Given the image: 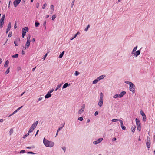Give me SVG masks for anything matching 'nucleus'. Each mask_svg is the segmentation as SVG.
I'll list each match as a JSON object with an SVG mask.
<instances>
[{
  "label": "nucleus",
  "mask_w": 155,
  "mask_h": 155,
  "mask_svg": "<svg viewBox=\"0 0 155 155\" xmlns=\"http://www.w3.org/2000/svg\"><path fill=\"white\" fill-rule=\"evenodd\" d=\"M43 143L47 147H52L54 145V142L49 141L46 140L45 138L43 139Z\"/></svg>",
  "instance_id": "obj_1"
},
{
  "label": "nucleus",
  "mask_w": 155,
  "mask_h": 155,
  "mask_svg": "<svg viewBox=\"0 0 155 155\" xmlns=\"http://www.w3.org/2000/svg\"><path fill=\"white\" fill-rule=\"evenodd\" d=\"M103 94L101 92L100 94V99L98 103V105L100 107H101L103 104Z\"/></svg>",
  "instance_id": "obj_2"
},
{
  "label": "nucleus",
  "mask_w": 155,
  "mask_h": 155,
  "mask_svg": "<svg viewBox=\"0 0 155 155\" xmlns=\"http://www.w3.org/2000/svg\"><path fill=\"white\" fill-rule=\"evenodd\" d=\"M38 123V121H37L34 122L33 124L32 125L31 127L29 129V130L28 131V133H31L32 132L35 128H36Z\"/></svg>",
  "instance_id": "obj_3"
},
{
  "label": "nucleus",
  "mask_w": 155,
  "mask_h": 155,
  "mask_svg": "<svg viewBox=\"0 0 155 155\" xmlns=\"http://www.w3.org/2000/svg\"><path fill=\"white\" fill-rule=\"evenodd\" d=\"M135 121L137 126V129L139 131H140L141 130V126L140 121L137 118H136L135 119Z\"/></svg>",
  "instance_id": "obj_4"
},
{
  "label": "nucleus",
  "mask_w": 155,
  "mask_h": 155,
  "mask_svg": "<svg viewBox=\"0 0 155 155\" xmlns=\"http://www.w3.org/2000/svg\"><path fill=\"white\" fill-rule=\"evenodd\" d=\"M28 27H25L22 30V37L23 38L26 35V31L27 32H28Z\"/></svg>",
  "instance_id": "obj_5"
},
{
  "label": "nucleus",
  "mask_w": 155,
  "mask_h": 155,
  "mask_svg": "<svg viewBox=\"0 0 155 155\" xmlns=\"http://www.w3.org/2000/svg\"><path fill=\"white\" fill-rule=\"evenodd\" d=\"M129 88L130 91L132 92L133 93L134 92L135 86L132 83H130Z\"/></svg>",
  "instance_id": "obj_6"
},
{
  "label": "nucleus",
  "mask_w": 155,
  "mask_h": 155,
  "mask_svg": "<svg viewBox=\"0 0 155 155\" xmlns=\"http://www.w3.org/2000/svg\"><path fill=\"white\" fill-rule=\"evenodd\" d=\"M5 17V14L3 15L1 20L0 23V28H2V25H3L4 24V20Z\"/></svg>",
  "instance_id": "obj_7"
},
{
  "label": "nucleus",
  "mask_w": 155,
  "mask_h": 155,
  "mask_svg": "<svg viewBox=\"0 0 155 155\" xmlns=\"http://www.w3.org/2000/svg\"><path fill=\"white\" fill-rule=\"evenodd\" d=\"M31 42V40H29V39L27 40V41L26 43V44L25 45V49L24 50H25L26 49H28L30 45V43Z\"/></svg>",
  "instance_id": "obj_8"
},
{
  "label": "nucleus",
  "mask_w": 155,
  "mask_h": 155,
  "mask_svg": "<svg viewBox=\"0 0 155 155\" xmlns=\"http://www.w3.org/2000/svg\"><path fill=\"white\" fill-rule=\"evenodd\" d=\"M146 145L148 148L150 147V139L149 137H147V141L146 143Z\"/></svg>",
  "instance_id": "obj_9"
},
{
  "label": "nucleus",
  "mask_w": 155,
  "mask_h": 155,
  "mask_svg": "<svg viewBox=\"0 0 155 155\" xmlns=\"http://www.w3.org/2000/svg\"><path fill=\"white\" fill-rule=\"evenodd\" d=\"M85 107V104H83L81 107L80 109L78 111V114H80L83 112L84 110Z\"/></svg>",
  "instance_id": "obj_10"
},
{
  "label": "nucleus",
  "mask_w": 155,
  "mask_h": 155,
  "mask_svg": "<svg viewBox=\"0 0 155 155\" xmlns=\"http://www.w3.org/2000/svg\"><path fill=\"white\" fill-rule=\"evenodd\" d=\"M103 140V139L102 138H100L98 139L97 140L94 141L93 142V143L94 144H97L100 143Z\"/></svg>",
  "instance_id": "obj_11"
},
{
  "label": "nucleus",
  "mask_w": 155,
  "mask_h": 155,
  "mask_svg": "<svg viewBox=\"0 0 155 155\" xmlns=\"http://www.w3.org/2000/svg\"><path fill=\"white\" fill-rule=\"evenodd\" d=\"M21 0H15L13 4L15 7H16L19 4Z\"/></svg>",
  "instance_id": "obj_12"
},
{
  "label": "nucleus",
  "mask_w": 155,
  "mask_h": 155,
  "mask_svg": "<svg viewBox=\"0 0 155 155\" xmlns=\"http://www.w3.org/2000/svg\"><path fill=\"white\" fill-rule=\"evenodd\" d=\"M20 41V39L19 38H18L15 40L14 43L15 46H18L19 42Z\"/></svg>",
  "instance_id": "obj_13"
},
{
  "label": "nucleus",
  "mask_w": 155,
  "mask_h": 155,
  "mask_svg": "<svg viewBox=\"0 0 155 155\" xmlns=\"http://www.w3.org/2000/svg\"><path fill=\"white\" fill-rule=\"evenodd\" d=\"M11 22H9L7 28L6 29V33H7L10 30L11 28Z\"/></svg>",
  "instance_id": "obj_14"
},
{
  "label": "nucleus",
  "mask_w": 155,
  "mask_h": 155,
  "mask_svg": "<svg viewBox=\"0 0 155 155\" xmlns=\"http://www.w3.org/2000/svg\"><path fill=\"white\" fill-rule=\"evenodd\" d=\"M126 93V92L125 91H123L121 92L119 94V97L121 98L123 97V96L125 95Z\"/></svg>",
  "instance_id": "obj_15"
},
{
  "label": "nucleus",
  "mask_w": 155,
  "mask_h": 155,
  "mask_svg": "<svg viewBox=\"0 0 155 155\" xmlns=\"http://www.w3.org/2000/svg\"><path fill=\"white\" fill-rule=\"evenodd\" d=\"M50 9L51 10V11H50L51 14H52L53 11H54V5H51L50 7Z\"/></svg>",
  "instance_id": "obj_16"
},
{
  "label": "nucleus",
  "mask_w": 155,
  "mask_h": 155,
  "mask_svg": "<svg viewBox=\"0 0 155 155\" xmlns=\"http://www.w3.org/2000/svg\"><path fill=\"white\" fill-rule=\"evenodd\" d=\"M51 96V94L50 93V92H48L47 94L45 96V98H48L50 97Z\"/></svg>",
  "instance_id": "obj_17"
},
{
  "label": "nucleus",
  "mask_w": 155,
  "mask_h": 155,
  "mask_svg": "<svg viewBox=\"0 0 155 155\" xmlns=\"http://www.w3.org/2000/svg\"><path fill=\"white\" fill-rule=\"evenodd\" d=\"M140 50H138L136 52L134 53V55L136 56L137 57V56H138L140 54Z\"/></svg>",
  "instance_id": "obj_18"
},
{
  "label": "nucleus",
  "mask_w": 155,
  "mask_h": 155,
  "mask_svg": "<svg viewBox=\"0 0 155 155\" xmlns=\"http://www.w3.org/2000/svg\"><path fill=\"white\" fill-rule=\"evenodd\" d=\"M70 84H68V83H65L63 86V89H64L66 88L67 86L68 85H69Z\"/></svg>",
  "instance_id": "obj_19"
},
{
  "label": "nucleus",
  "mask_w": 155,
  "mask_h": 155,
  "mask_svg": "<svg viewBox=\"0 0 155 155\" xmlns=\"http://www.w3.org/2000/svg\"><path fill=\"white\" fill-rule=\"evenodd\" d=\"M105 75H101L97 78L99 80H100L103 79L104 77H105Z\"/></svg>",
  "instance_id": "obj_20"
},
{
  "label": "nucleus",
  "mask_w": 155,
  "mask_h": 155,
  "mask_svg": "<svg viewBox=\"0 0 155 155\" xmlns=\"http://www.w3.org/2000/svg\"><path fill=\"white\" fill-rule=\"evenodd\" d=\"M9 63V61H8V60H7L5 63V64H4V67H7L8 66V64Z\"/></svg>",
  "instance_id": "obj_21"
},
{
  "label": "nucleus",
  "mask_w": 155,
  "mask_h": 155,
  "mask_svg": "<svg viewBox=\"0 0 155 155\" xmlns=\"http://www.w3.org/2000/svg\"><path fill=\"white\" fill-rule=\"evenodd\" d=\"M99 80L98 79V78H97V79H96L95 80H94L93 81V84H96L98 82V81H99Z\"/></svg>",
  "instance_id": "obj_22"
},
{
  "label": "nucleus",
  "mask_w": 155,
  "mask_h": 155,
  "mask_svg": "<svg viewBox=\"0 0 155 155\" xmlns=\"http://www.w3.org/2000/svg\"><path fill=\"white\" fill-rule=\"evenodd\" d=\"M64 51H63V52H62L61 53L60 55H59V58H61L62 57L64 54Z\"/></svg>",
  "instance_id": "obj_23"
},
{
  "label": "nucleus",
  "mask_w": 155,
  "mask_h": 155,
  "mask_svg": "<svg viewBox=\"0 0 155 155\" xmlns=\"http://www.w3.org/2000/svg\"><path fill=\"white\" fill-rule=\"evenodd\" d=\"M62 85V84H60L59 85H58L57 86L55 90V91H57L58 89L59 88L61 87Z\"/></svg>",
  "instance_id": "obj_24"
},
{
  "label": "nucleus",
  "mask_w": 155,
  "mask_h": 155,
  "mask_svg": "<svg viewBox=\"0 0 155 155\" xmlns=\"http://www.w3.org/2000/svg\"><path fill=\"white\" fill-rule=\"evenodd\" d=\"M120 120L118 119H113L111 121L112 122H116L117 121H119Z\"/></svg>",
  "instance_id": "obj_25"
},
{
  "label": "nucleus",
  "mask_w": 155,
  "mask_h": 155,
  "mask_svg": "<svg viewBox=\"0 0 155 155\" xmlns=\"http://www.w3.org/2000/svg\"><path fill=\"white\" fill-rule=\"evenodd\" d=\"M143 120L145 122L146 121V115H143Z\"/></svg>",
  "instance_id": "obj_26"
},
{
  "label": "nucleus",
  "mask_w": 155,
  "mask_h": 155,
  "mask_svg": "<svg viewBox=\"0 0 155 155\" xmlns=\"http://www.w3.org/2000/svg\"><path fill=\"white\" fill-rule=\"evenodd\" d=\"M10 69V68L9 67L8 68V69L5 72V74H7L9 72V69Z\"/></svg>",
  "instance_id": "obj_27"
},
{
  "label": "nucleus",
  "mask_w": 155,
  "mask_h": 155,
  "mask_svg": "<svg viewBox=\"0 0 155 155\" xmlns=\"http://www.w3.org/2000/svg\"><path fill=\"white\" fill-rule=\"evenodd\" d=\"M56 17V15H54L52 16V19L53 20H54V19Z\"/></svg>",
  "instance_id": "obj_28"
},
{
  "label": "nucleus",
  "mask_w": 155,
  "mask_h": 155,
  "mask_svg": "<svg viewBox=\"0 0 155 155\" xmlns=\"http://www.w3.org/2000/svg\"><path fill=\"white\" fill-rule=\"evenodd\" d=\"M137 46L136 47H135L133 49L132 52V54H133V52H135L137 50Z\"/></svg>",
  "instance_id": "obj_29"
},
{
  "label": "nucleus",
  "mask_w": 155,
  "mask_h": 155,
  "mask_svg": "<svg viewBox=\"0 0 155 155\" xmlns=\"http://www.w3.org/2000/svg\"><path fill=\"white\" fill-rule=\"evenodd\" d=\"M140 113L141 114V115L143 116V115H145V113L142 110H141L140 111Z\"/></svg>",
  "instance_id": "obj_30"
},
{
  "label": "nucleus",
  "mask_w": 155,
  "mask_h": 155,
  "mask_svg": "<svg viewBox=\"0 0 155 155\" xmlns=\"http://www.w3.org/2000/svg\"><path fill=\"white\" fill-rule=\"evenodd\" d=\"M113 97L114 98H116L118 97H119V94H115L113 96Z\"/></svg>",
  "instance_id": "obj_31"
},
{
  "label": "nucleus",
  "mask_w": 155,
  "mask_h": 155,
  "mask_svg": "<svg viewBox=\"0 0 155 155\" xmlns=\"http://www.w3.org/2000/svg\"><path fill=\"white\" fill-rule=\"evenodd\" d=\"M46 6H47V4L46 3H44L43 4V6L42 7V8L43 9H45Z\"/></svg>",
  "instance_id": "obj_32"
},
{
  "label": "nucleus",
  "mask_w": 155,
  "mask_h": 155,
  "mask_svg": "<svg viewBox=\"0 0 155 155\" xmlns=\"http://www.w3.org/2000/svg\"><path fill=\"white\" fill-rule=\"evenodd\" d=\"M90 27V25L89 24L88 25L87 27L85 29L84 31H87L88 30V29Z\"/></svg>",
  "instance_id": "obj_33"
},
{
  "label": "nucleus",
  "mask_w": 155,
  "mask_h": 155,
  "mask_svg": "<svg viewBox=\"0 0 155 155\" xmlns=\"http://www.w3.org/2000/svg\"><path fill=\"white\" fill-rule=\"evenodd\" d=\"M18 56V54H16L15 55H13L12 56V57L13 58H17Z\"/></svg>",
  "instance_id": "obj_34"
},
{
  "label": "nucleus",
  "mask_w": 155,
  "mask_h": 155,
  "mask_svg": "<svg viewBox=\"0 0 155 155\" xmlns=\"http://www.w3.org/2000/svg\"><path fill=\"white\" fill-rule=\"evenodd\" d=\"M29 133L28 132L26 134L23 136V138L25 139L27 136L29 135Z\"/></svg>",
  "instance_id": "obj_35"
},
{
  "label": "nucleus",
  "mask_w": 155,
  "mask_h": 155,
  "mask_svg": "<svg viewBox=\"0 0 155 155\" xmlns=\"http://www.w3.org/2000/svg\"><path fill=\"white\" fill-rule=\"evenodd\" d=\"M80 74L79 72L78 71H76L75 72V73H74V75L75 76H78Z\"/></svg>",
  "instance_id": "obj_36"
},
{
  "label": "nucleus",
  "mask_w": 155,
  "mask_h": 155,
  "mask_svg": "<svg viewBox=\"0 0 155 155\" xmlns=\"http://www.w3.org/2000/svg\"><path fill=\"white\" fill-rule=\"evenodd\" d=\"M12 32H10L9 33L8 35V37H11L12 35Z\"/></svg>",
  "instance_id": "obj_37"
},
{
  "label": "nucleus",
  "mask_w": 155,
  "mask_h": 155,
  "mask_svg": "<svg viewBox=\"0 0 155 155\" xmlns=\"http://www.w3.org/2000/svg\"><path fill=\"white\" fill-rule=\"evenodd\" d=\"M13 130L12 129H11L9 131V133L10 135H11V134L13 133Z\"/></svg>",
  "instance_id": "obj_38"
},
{
  "label": "nucleus",
  "mask_w": 155,
  "mask_h": 155,
  "mask_svg": "<svg viewBox=\"0 0 155 155\" xmlns=\"http://www.w3.org/2000/svg\"><path fill=\"white\" fill-rule=\"evenodd\" d=\"M39 25V23L38 22H35V26L36 27H38Z\"/></svg>",
  "instance_id": "obj_39"
},
{
  "label": "nucleus",
  "mask_w": 155,
  "mask_h": 155,
  "mask_svg": "<svg viewBox=\"0 0 155 155\" xmlns=\"http://www.w3.org/2000/svg\"><path fill=\"white\" fill-rule=\"evenodd\" d=\"M62 128V127H61L59 128L57 130V134H58V132H59L61 130Z\"/></svg>",
  "instance_id": "obj_40"
},
{
  "label": "nucleus",
  "mask_w": 155,
  "mask_h": 155,
  "mask_svg": "<svg viewBox=\"0 0 155 155\" xmlns=\"http://www.w3.org/2000/svg\"><path fill=\"white\" fill-rule=\"evenodd\" d=\"M78 120L80 121H82L83 120V117H81L78 118Z\"/></svg>",
  "instance_id": "obj_41"
},
{
  "label": "nucleus",
  "mask_w": 155,
  "mask_h": 155,
  "mask_svg": "<svg viewBox=\"0 0 155 155\" xmlns=\"http://www.w3.org/2000/svg\"><path fill=\"white\" fill-rule=\"evenodd\" d=\"M119 121H120V123L121 127L123 126V121L122 120H120Z\"/></svg>",
  "instance_id": "obj_42"
},
{
  "label": "nucleus",
  "mask_w": 155,
  "mask_h": 155,
  "mask_svg": "<svg viewBox=\"0 0 155 155\" xmlns=\"http://www.w3.org/2000/svg\"><path fill=\"white\" fill-rule=\"evenodd\" d=\"M17 112L15 110V111L13 113H12L11 115H9V117H10V116H11L13 115V114H14L15 113H16V112Z\"/></svg>",
  "instance_id": "obj_43"
},
{
  "label": "nucleus",
  "mask_w": 155,
  "mask_h": 155,
  "mask_svg": "<svg viewBox=\"0 0 155 155\" xmlns=\"http://www.w3.org/2000/svg\"><path fill=\"white\" fill-rule=\"evenodd\" d=\"M47 56V54L46 53L45 54V55L44 56V57L43 58V59L44 60H45V58Z\"/></svg>",
  "instance_id": "obj_44"
},
{
  "label": "nucleus",
  "mask_w": 155,
  "mask_h": 155,
  "mask_svg": "<svg viewBox=\"0 0 155 155\" xmlns=\"http://www.w3.org/2000/svg\"><path fill=\"white\" fill-rule=\"evenodd\" d=\"M36 7L37 8H38L39 6V3L38 2H37L36 4Z\"/></svg>",
  "instance_id": "obj_45"
},
{
  "label": "nucleus",
  "mask_w": 155,
  "mask_h": 155,
  "mask_svg": "<svg viewBox=\"0 0 155 155\" xmlns=\"http://www.w3.org/2000/svg\"><path fill=\"white\" fill-rule=\"evenodd\" d=\"M22 107V106H21V107L18 108V109H17L16 110V111L17 112L18 111H19Z\"/></svg>",
  "instance_id": "obj_46"
},
{
  "label": "nucleus",
  "mask_w": 155,
  "mask_h": 155,
  "mask_svg": "<svg viewBox=\"0 0 155 155\" xmlns=\"http://www.w3.org/2000/svg\"><path fill=\"white\" fill-rule=\"evenodd\" d=\"M43 98V97H40L38 98V101H37V102H38V101H40Z\"/></svg>",
  "instance_id": "obj_47"
},
{
  "label": "nucleus",
  "mask_w": 155,
  "mask_h": 155,
  "mask_svg": "<svg viewBox=\"0 0 155 155\" xmlns=\"http://www.w3.org/2000/svg\"><path fill=\"white\" fill-rule=\"evenodd\" d=\"M25 150H22L20 152V153H25Z\"/></svg>",
  "instance_id": "obj_48"
},
{
  "label": "nucleus",
  "mask_w": 155,
  "mask_h": 155,
  "mask_svg": "<svg viewBox=\"0 0 155 155\" xmlns=\"http://www.w3.org/2000/svg\"><path fill=\"white\" fill-rule=\"evenodd\" d=\"M121 127L122 128V129L123 130H125L126 129V127L125 126H121Z\"/></svg>",
  "instance_id": "obj_49"
},
{
  "label": "nucleus",
  "mask_w": 155,
  "mask_h": 155,
  "mask_svg": "<svg viewBox=\"0 0 155 155\" xmlns=\"http://www.w3.org/2000/svg\"><path fill=\"white\" fill-rule=\"evenodd\" d=\"M74 1H73L72 2V3H71V7L72 8L74 4Z\"/></svg>",
  "instance_id": "obj_50"
},
{
  "label": "nucleus",
  "mask_w": 155,
  "mask_h": 155,
  "mask_svg": "<svg viewBox=\"0 0 155 155\" xmlns=\"http://www.w3.org/2000/svg\"><path fill=\"white\" fill-rule=\"evenodd\" d=\"M77 36L76 35H74V36L71 39V40H73Z\"/></svg>",
  "instance_id": "obj_51"
},
{
  "label": "nucleus",
  "mask_w": 155,
  "mask_h": 155,
  "mask_svg": "<svg viewBox=\"0 0 155 155\" xmlns=\"http://www.w3.org/2000/svg\"><path fill=\"white\" fill-rule=\"evenodd\" d=\"M62 149H63L64 151L65 152L66 150V147H62Z\"/></svg>",
  "instance_id": "obj_52"
},
{
  "label": "nucleus",
  "mask_w": 155,
  "mask_h": 155,
  "mask_svg": "<svg viewBox=\"0 0 155 155\" xmlns=\"http://www.w3.org/2000/svg\"><path fill=\"white\" fill-rule=\"evenodd\" d=\"M30 38H31V35L30 34H29L28 35V38H27V40L29 39V40H30Z\"/></svg>",
  "instance_id": "obj_53"
},
{
  "label": "nucleus",
  "mask_w": 155,
  "mask_h": 155,
  "mask_svg": "<svg viewBox=\"0 0 155 155\" xmlns=\"http://www.w3.org/2000/svg\"><path fill=\"white\" fill-rule=\"evenodd\" d=\"M98 114V111H96L94 113V115L95 116H96Z\"/></svg>",
  "instance_id": "obj_54"
},
{
  "label": "nucleus",
  "mask_w": 155,
  "mask_h": 155,
  "mask_svg": "<svg viewBox=\"0 0 155 155\" xmlns=\"http://www.w3.org/2000/svg\"><path fill=\"white\" fill-rule=\"evenodd\" d=\"M135 127H134H134H133V129H132V131L133 132H134V131H135Z\"/></svg>",
  "instance_id": "obj_55"
},
{
  "label": "nucleus",
  "mask_w": 155,
  "mask_h": 155,
  "mask_svg": "<svg viewBox=\"0 0 155 155\" xmlns=\"http://www.w3.org/2000/svg\"><path fill=\"white\" fill-rule=\"evenodd\" d=\"M17 27L16 26V22H15L14 25V28L15 29L17 28Z\"/></svg>",
  "instance_id": "obj_56"
},
{
  "label": "nucleus",
  "mask_w": 155,
  "mask_h": 155,
  "mask_svg": "<svg viewBox=\"0 0 155 155\" xmlns=\"http://www.w3.org/2000/svg\"><path fill=\"white\" fill-rule=\"evenodd\" d=\"M125 83L127 84H129V85H130V83H132V82L129 81L125 82Z\"/></svg>",
  "instance_id": "obj_57"
},
{
  "label": "nucleus",
  "mask_w": 155,
  "mask_h": 155,
  "mask_svg": "<svg viewBox=\"0 0 155 155\" xmlns=\"http://www.w3.org/2000/svg\"><path fill=\"white\" fill-rule=\"evenodd\" d=\"M54 91V89H52L51 90V91H49V92H50V93L51 94V93L52 92Z\"/></svg>",
  "instance_id": "obj_58"
},
{
  "label": "nucleus",
  "mask_w": 155,
  "mask_h": 155,
  "mask_svg": "<svg viewBox=\"0 0 155 155\" xmlns=\"http://www.w3.org/2000/svg\"><path fill=\"white\" fill-rule=\"evenodd\" d=\"M35 41V39L34 38H33L31 40V41L32 42H34Z\"/></svg>",
  "instance_id": "obj_59"
},
{
  "label": "nucleus",
  "mask_w": 155,
  "mask_h": 155,
  "mask_svg": "<svg viewBox=\"0 0 155 155\" xmlns=\"http://www.w3.org/2000/svg\"><path fill=\"white\" fill-rule=\"evenodd\" d=\"M117 139L116 138L114 137L113 139V141H115Z\"/></svg>",
  "instance_id": "obj_60"
},
{
  "label": "nucleus",
  "mask_w": 155,
  "mask_h": 155,
  "mask_svg": "<svg viewBox=\"0 0 155 155\" xmlns=\"http://www.w3.org/2000/svg\"><path fill=\"white\" fill-rule=\"evenodd\" d=\"M28 153H30V154H34V153L32 152H28Z\"/></svg>",
  "instance_id": "obj_61"
},
{
  "label": "nucleus",
  "mask_w": 155,
  "mask_h": 155,
  "mask_svg": "<svg viewBox=\"0 0 155 155\" xmlns=\"http://www.w3.org/2000/svg\"><path fill=\"white\" fill-rule=\"evenodd\" d=\"M80 34V33L79 32H78L75 35H76V36H77V35H79Z\"/></svg>",
  "instance_id": "obj_62"
},
{
  "label": "nucleus",
  "mask_w": 155,
  "mask_h": 155,
  "mask_svg": "<svg viewBox=\"0 0 155 155\" xmlns=\"http://www.w3.org/2000/svg\"><path fill=\"white\" fill-rule=\"evenodd\" d=\"M3 121V119H0V122H2Z\"/></svg>",
  "instance_id": "obj_63"
},
{
  "label": "nucleus",
  "mask_w": 155,
  "mask_h": 155,
  "mask_svg": "<svg viewBox=\"0 0 155 155\" xmlns=\"http://www.w3.org/2000/svg\"><path fill=\"white\" fill-rule=\"evenodd\" d=\"M36 67H35V68H33V69H32V71H35V69H36Z\"/></svg>",
  "instance_id": "obj_64"
}]
</instances>
